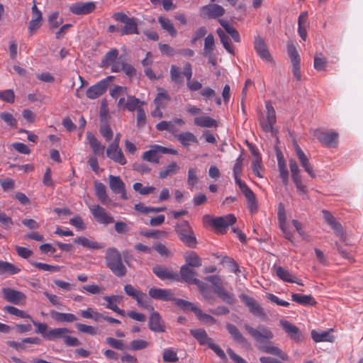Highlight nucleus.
Returning <instances> with one entry per match:
<instances>
[{"mask_svg": "<svg viewBox=\"0 0 363 363\" xmlns=\"http://www.w3.org/2000/svg\"><path fill=\"white\" fill-rule=\"evenodd\" d=\"M106 155L107 157L121 165H125L127 163V160L120 147L107 148Z\"/></svg>", "mask_w": 363, "mask_h": 363, "instance_id": "28", "label": "nucleus"}, {"mask_svg": "<svg viewBox=\"0 0 363 363\" xmlns=\"http://www.w3.org/2000/svg\"><path fill=\"white\" fill-rule=\"evenodd\" d=\"M291 299L293 301L303 306H315L317 303L312 295L293 294L291 295Z\"/></svg>", "mask_w": 363, "mask_h": 363, "instance_id": "33", "label": "nucleus"}, {"mask_svg": "<svg viewBox=\"0 0 363 363\" xmlns=\"http://www.w3.org/2000/svg\"><path fill=\"white\" fill-rule=\"evenodd\" d=\"M176 232L180 240L190 247H194L196 244V239L191 227L186 221H182L176 226Z\"/></svg>", "mask_w": 363, "mask_h": 363, "instance_id": "4", "label": "nucleus"}, {"mask_svg": "<svg viewBox=\"0 0 363 363\" xmlns=\"http://www.w3.org/2000/svg\"><path fill=\"white\" fill-rule=\"evenodd\" d=\"M217 296L228 304H234L237 300L235 295L223 286L215 292Z\"/></svg>", "mask_w": 363, "mask_h": 363, "instance_id": "40", "label": "nucleus"}, {"mask_svg": "<svg viewBox=\"0 0 363 363\" xmlns=\"http://www.w3.org/2000/svg\"><path fill=\"white\" fill-rule=\"evenodd\" d=\"M148 327L150 330L155 333H164L165 331L164 323L158 312L152 311L151 313Z\"/></svg>", "mask_w": 363, "mask_h": 363, "instance_id": "19", "label": "nucleus"}, {"mask_svg": "<svg viewBox=\"0 0 363 363\" xmlns=\"http://www.w3.org/2000/svg\"><path fill=\"white\" fill-rule=\"evenodd\" d=\"M180 274L183 280L189 284H194V280H198V279L194 277V271L186 265H184L181 267Z\"/></svg>", "mask_w": 363, "mask_h": 363, "instance_id": "43", "label": "nucleus"}, {"mask_svg": "<svg viewBox=\"0 0 363 363\" xmlns=\"http://www.w3.org/2000/svg\"><path fill=\"white\" fill-rule=\"evenodd\" d=\"M170 75L172 82L175 83H182L183 82L180 69L177 65H173L171 66Z\"/></svg>", "mask_w": 363, "mask_h": 363, "instance_id": "62", "label": "nucleus"}, {"mask_svg": "<svg viewBox=\"0 0 363 363\" xmlns=\"http://www.w3.org/2000/svg\"><path fill=\"white\" fill-rule=\"evenodd\" d=\"M175 138L186 149H188L191 143L197 144L199 143L196 135L194 133L189 131L177 133Z\"/></svg>", "mask_w": 363, "mask_h": 363, "instance_id": "25", "label": "nucleus"}, {"mask_svg": "<svg viewBox=\"0 0 363 363\" xmlns=\"http://www.w3.org/2000/svg\"><path fill=\"white\" fill-rule=\"evenodd\" d=\"M21 269L17 266L5 261H0V275H13L18 274Z\"/></svg>", "mask_w": 363, "mask_h": 363, "instance_id": "35", "label": "nucleus"}, {"mask_svg": "<svg viewBox=\"0 0 363 363\" xmlns=\"http://www.w3.org/2000/svg\"><path fill=\"white\" fill-rule=\"evenodd\" d=\"M240 298L242 301L248 307L249 311L254 315L264 318L266 313L264 308L252 297L246 295L241 294Z\"/></svg>", "mask_w": 363, "mask_h": 363, "instance_id": "10", "label": "nucleus"}, {"mask_svg": "<svg viewBox=\"0 0 363 363\" xmlns=\"http://www.w3.org/2000/svg\"><path fill=\"white\" fill-rule=\"evenodd\" d=\"M179 168L177 164L175 162H172L160 172V177L165 179L169 176H172L177 173Z\"/></svg>", "mask_w": 363, "mask_h": 363, "instance_id": "48", "label": "nucleus"}, {"mask_svg": "<svg viewBox=\"0 0 363 363\" xmlns=\"http://www.w3.org/2000/svg\"><path fill=\"white\" fill-rule=\"evenodd\" d=\"M108 182L110 189L113 192L120 194L123 199H128L125 183L119 176L109 175Z\"/></svg>", "mask_w": 363, "mask_h": 363, "instance_id": "15", "label": "nucleus"}, {"mask_svg": "<svg viewBox=\"0 0 363 363\" xmlns=\"http://www.w3.org/2000/svg\"><path fill=\"white\" fill-rule=\"evenodd\" d=\"M143 102L140 101L138 99L133 96H128L127 101L124 105V108L130 111H133L135 109L138 111V108H142Z\"/></svg>", "mask_w": 363, "mask_h": 363, "instance_id": "46", "label": "nucleus"}, {"mask_svg": "<svg viewBox=\"0 0 363 363\" xmlns=\"http://www.w3.org/2000/svg\"><path fill=\"white\" fill-rule=\"evenodd\" d=\"M149 296L156 300L164 301H172L173 294L171 290L152 287L149 289Z\"/></svg>", "mask_w": 363, "mask_h": 363, "instance_id": "23", "label": "nucleus"}, {"mask_svg": "<svg viewBox=\"0 0 363 363\" xmlns=\"http://www.w3.org/2000/svg\"><path fill=\"white\" fill-rule=\"evenodd\" d=\"M124 26L121 30V35L138 34L137 18H131L124 23Z\"/></svg>", "mask_w": 363, "mask_h": 363, "instance_id": "34", "label": "nucleus"}, {"mask_svg": "<svg viewBox=\"0 0 363 363\" xmlns=\"http://www.w3.org/2000/svg\"><path fill=\"white\" fill-rule=\"evenodd\" d=\"M91 211L94 218L99 223L108 225L114 221L113 216L101 206H94L91 208Z\"/></svg>", "mask_w": 363, "mask_h": 363, "instance_id": "17", "label": "nucleus"}, {"mask_svg": "<svg viewBox=\"0 0 363 363\" xmlns=\"http://www.w3.org/2000/svg\"><path fill=\"white\" fill-rule=\"evenodd\" d=\"M190 333L201 345L209 346L213 342V340L208 336L206 332L203 329H191Z\"/></svg>", "mask_w": 363, "mask_h": 363, "instance_id": "30", "label": "nucleus"}, {"mask_svg": "<svg viewBox=\"0 0 363 363\" xmlns=\"http://www.w3.org/2000/svg\"><path fill=\"white\" fill-rule=\"evenodd\" d=\"M103 299L106 301V304H104L105 308L110 309L115 313L122 315H125V312L124 310L119 308L117 306L118 303L122 302L123 299V296L121 295H111V296H105L103 297Z\"/></svg>", "mask_w": 363, "mask_h": 363, "instance_id": "16", "label": "nucleus"}, {"mask_svg": "<svg viewBox=\"0 0 363 363\" xmlns=\"http://www.w3.org/2000/svg\"><path fill=\"white\" fill-rule=\"evenodd\" d=\"M70 331L66 328H58L50 329L48 330V335H47V340L54 341L57 339L63 338L67 333Z\"/></svg>", "mask_w": 363, "mask_h": 363, "instance_id": "37", "label": "nucleus"}, {"mask_svg": "<svg viewBox=\"0 0 363 363\" xmlns=\"http://www.w3.org/2000/svg\"><path fill=\"white\" fill-rule=\"evenodd\" d=\"M170 96L164 91L157 94L154 100V104L157 109L164 108L167 104L170 101Z\"/></svg>", "mask_w": 363, "mask_h": 363, "instance_id": "45", "label": "nucleus"}, {"mask_svg": "<svg viewBox=\"0 0 363 363\" xmlns=\"http://www.w3.org/2000/svg\"><path fill=\"white\" fill-rule=\"evenodd\" d=\"M294 150L296 153L297 157L301 167L311 178H315L316 175L314 172L313 166L309 162L308 157L306 155V154L296 143H294Z\"/></svg>", "mask_w": 363, "mask_h": 363, "instance_id": "12", "label": "nucleus"}, {"mask_svg": "<svg viewBox=\"0 0 363 363\" xmlns=\"http://www.w3.org/2000/svg\"><path fill=\"white\" fill-rule=\"evenodd\" d=\"M156 129L160 131L167 130L174 138L178 133L179 130L176 128L172 121H162L156 125Z\"/></svg>", "mask_w": 363, "mask_h": 363, "instance_id": "39", "label": "nucleus"}, {"mask_svg": "<svg viewBox=\"0 0 363 363\" xmlns=\"http://www.w3.org/2000/svg\"><path fill=\"white\" fill-rule=\"evenodd\" d=\"M86 139L95 155L104 154L105 146L101 144L92 133L88 132L86 133Z\"/></svg>", "mask_w": 363, "mask_h": 363, "instance_id": "31", "label": "nucleus"}, {"mask_svg": "<svg viewBox=\"0 0 363 363\" xmlns=\"http://www.w3.org/2000/svg\"><path fill=\"white\" fill-rule=\"evenodd\" d=\"M245 329L259 345L258 349L263 352L271 354L279 357L284 361L289 359L286 352L282 351L278 347L273 346L272 342L268 344H262L267 340H269L274 337V334L271 329L264 325H259L257 328H254L248 324L244 325Z\"/></svg>", "mask_w": 363, "mask_h": 363, "instance_id": "1", "label": "nucleus"}, {"mask_svg": "<svg viewBox=\"0 0 363 363\" xmlns=\"http://www.w3.org/2000/svg\"><path fill=\"white\" fill-rule=\"evenodd\" d=\"M236 220V217L232 213L218 217L209 215L203 216V222L212 225L217 233L221 234L225 233L228 227L233 225Z\"/></svg>", "mask_w": 363, "mask_h": 363, "instance_id": "3", "label": "nucleus"}, {"mask_svg": "<svg viewBox=\"0 0 363 363\" xmlns=\"http://www.w3.org/2000/svg\"><path fill=\"white\" fill-rule=\"evenodd\" d=\"M252 169L253 173L258 177L262 178L263 175L262 172L263 167L262 166V157L259 154L256 155V157L252 161Z\"/></svg>", "mask_w": 363, "mask_h": 363, "instance_id": "52", "label": "nucleus"}, {"mask_svg": "<svg viewBox=\"0 0 363 363\" xmlns=\"http://www.w3.org/2000/svg\"><path fill=\"white\" fill-rule=\"evenodd\" d=\"M162 358L164 362L169 363H174L179 360L177 352L172 347L164 350Z\"/></svg>", "mask_w": 363, "mask_h": 363, "instance_id": "53", "label": "nucleus"}, {"mask_svg": "<svg viewBox=\"0 0 363 363\" xmlns=\"http://www.w3.org/2000/svg\"><path fill=\"white\" fill-rule=\"evenodd\" d=\"M74 242L90 250H98L104 247L102 243L89 240L85 237H79L74 240Z\"/></svg>", "mask_w": 363, "mask_h": 363, "instance_id": "32", "label": "nucleus"}, {"mask_svg": "<svg viewBox=\"0 0 363 363\" xmlns=\"http://www.w3.org/2000/svg\"><path fill=\"white\" fill-rule=\"evenodd\" d=\"M118 55V50L116 49H111L104 57L101 66L103 67H108L115 61H116Z\"/></svg>", "mask_w": 363, "mask_h": 363, "instance_id": "44", "label": "nucleus"}, {"mask_svg": "<svg viewBox=\"0 0 363 363\" xmlns=\"http://www.w3.org/2000/svg\"><path fill=\"white\" fill-rule=\"evenodd\" d=\"M96 9L94 2L75 3L70 6V11L76 15H85L91 13Z\"/></svg>", "mask_w": 363, "mask_h": 363, "instance_id": "22", "label": "nucleus"}, {"mask_svg": "<svg viewBox=\"0 0 363 363\" xmlns=\"http://www.w3.org/2000/svg\"><path fill=\"white\" fill-rule=\"evenodd\" d=\"M215 49V40L212 34H208L204 39V46L202 52L203 56L210 55L213 53Z\"/></svg>", "mask_w": 363, "mask_h": 363, "instance_id": "42", "label": "nucleus"}, {"mask_svg": "<svg viewBox=\"0 0 363 363\" xmlns=\"http://www.w3.org/2000/svg\"><path fill=\"white\" fill-rule=\"evenodd\" d=\"M277 276L284 281L289 283H296L303 286L302 281L294 276L289 270L281 266H274Z\"/></svg>", "mask_w": 363, "mask_h": 363, "instance_id": "24", "label": "nucleus"}, {"mask_svg": "<svg viewBox=\"0 0 363 363\" xmlns=\"http://www.w3.org/2000/svg\"><path fill=\"white\" fill-rule=\"evenodd\" d=\"M172 301H174L175 304L182 308V310L186 311H191L194 313L197 308V306H195L193 303L187 301L184 299L181 298H175L173 297V299Z\"/></svg>", "mask_w": 363, "mask_h": 363, "instance_id": "50", "label": "nucleus"}, {"mask_svg": "<svg viewBox=\"0 0 363 363\" xmlns=\"http://www.w3.org/2000/svg\"><path fill=\"white\" fill-rule=\"evenodd\" d=\"M289 164L291 173V178L296 187L301 191H305L306 187L303 184L300 169L296 161L294 158H290L289 160Z\"/></svg>", "mask_w": 363, "mask_h": 363, "instance_id": "13", "label": "nucleus"}, {"mask_svg": "<svg viewBox=\"0 0 363 363\" xmlns=\"http://www.w3.org/2000/svg\"><path fill=\"white\" fill-rule=\"evenodd\" d=\"M158 22L160 23L162 29L166 30L172 37H175L177 35V31L171 20L163 16H160L158 18Z\"/></svg>", "mask_w": 363, "mask_h": 363, "instance_id": "38", "label": "nucleus"}, {"mask_svg": "<svg viewBox=\"0 0 363 363\" xmlns=\"http://www.w3.org/2000/svg\"><path fill=\"white\" fill-rule=\"evenodd\" d=\"M315 136L319 142L329 147H335L337 143L338 134L336 132H322L315 130Z\"/></svg>", "mask_w": 363, "mask_h": 363, "instance_id": "14", "label": "nucleus"}, {"mask_svg": "<svg viewBox=\"0 0 363 363\" xmlns=\"http://www.w3.org/2000/svg\"><path fill=\"white\" fill-rule=\"evenodd\" d=\"M194 124L197 126L203 128H212L218 126L217 121L208 116L196 117L194 118Z\"/></svg>", "mask_w": 363, "mask_h": 363, "instance_id": "36", "label": "nucleus"}, {"mask_svg": "<svg viewBox=\"0 0 363 363\" xmlns=\"http://www.w3.org/2000/svg\"><path fill=\"white\" fill-rule=\"evenodd\" d=\"M152 272L161 280L177 281L179 279V274L177 272H172L164 267L155 266L152 268Z\"/></svg>", "mask_w": 363, "mask_h": 363, "instance_id": "20", "label": "nucleus"}, {"mask_svg": "<svg viewBox=\"0 0 363 363\" xmlns=\"http://www.w3.org/2000/svg\"><path fill=\"white\" fill-rule=\"evenodd\" d=\"M2 293L4 298L7 301L14 304H19L26 300V296L23 293L10 288H4Z\"/></svg>", "mask_w": 363, "mask_h": 363, "instance_id": "21", "label": "nucleus"}, {"mask_svg": "<svg viewBox=\"0 0 363 363\" xmlns=\"http://www.w3.org/2000/svg\"><path fill=\"white\" fill-rule=\"evenodd\" d=\"M106 342L109 346L116 350H124L125 349V344L121 340L108 337L106 339Z\"/></svg>", "mask_w": 363, "mask_h": 363, "instance_id": "64", "label": "nucleus"}, {"mask_svg": "<svg viewBox=\"0 0 363 363\" xmlns=\"http://www.w3.org/2000/svg\"><path fill=\"white\" fill-rule=\"evenodd\" d=\"M235 182L239 186L242 192L245 194L247 201L250 204H253L255 200V195L251 189L248 188L245 183L241 181L240 178H236Z\"/></svg>", "mask_w": 363, "mask_h": 363, "instance_id": "41", "label": "nucleus"}, {"mask_svg": "<svg viewBox=\"0 0 363 363\" xmlns=\"http://www.w3.org/2000/svg\"><path fill=\"white\" fill-rule=\"evenodd\" d=\"M124 291L128 296L135 299L138 306L147 309L151 308L153 310V308L149 304L147 295L142 291L135 288L131 284H125Z\"/></svg>", "mask_w": 363, "mask_h": 363, "instance_id": "7", "label": "nucleus"}, {"mask_svg": "<svg viewBox=\"0 0 363 363\" xmlns=\"http://www.w3.org/2000/svg\"><path fill=\"white\" fill-rule=\"evenodd\" d=\"M327 65V60L320 52H316L314 56L313 67L318 71L324 70Z\"/></svg>", "mask_w": 363, "mask_h": 363, "instance_id": "55", "label": "nucleus"}, {"mask_svg": "<svg viewBox=\"0 0 363 363\" xmlns=\"http://www.w3.org/2000/svg\"><path fill=\"white\" fill-rule=\"evenodd\" d=\"M30 321L36 327L35 333L41 334L43 337L47 340V335H48V325L44 323L36 322L33 318L30 319Z\"/></svg>", "mask_w": 363, "mask_h": 363, "instance_id": "60", "label": "nucleus"}, {"mask_svg": "<svg viewBox=\"0 0 363 363\" xmlns=\"http://www.w3.org/2000/svg\"><path fill=\"white\" fill-rule=\"evenodd\" d=\"M94 189L96 196L101 202H105L107 199L106 187V186L99 182H94Z\"/></svg>", "mask_w": 363, "mask_h": 363, "instance_id": "54", "label": "nucleus"}, {"mask_svg": "<svg viewBox=\"0 0 363 363\" xmlns=\"http://www.w3.org/2000/svg\"><path fill=\"white\" fill-rule=\"evenodd\" d=\"M226 328L235 340L240 343H245L247 342L246 339L242 336L236 326L233 324L228 323Z\"/></svg>", "mask_w": 363, "mask_h": 363, "instance_id": "47", "label": "nucleus"}, {"mask_svg": "<svg viewBox=\"0 0 363 363\" xmlns=\"http://www.w3.org/2000/svg\"><path fill=\"white\" fill-rule=\"evenodd\" d=\"M323 214L325 222L331 227L336 235L342 240H345V235L341 224L336 220L335 217L329 211L323 210Z\"/></svg>", "mask_w": 363, "mask_h": 363, "instance_id": "18", "label": "nucleus"}, {"mask_svg": "<svg viewBox=\"0 0 363 363\" xmlns=\"http://www.w3.org/2000/svg\"><path fill=\"white\" fill-rule=\"evenodd\" d=\"M5 310L9 313L19 317L21 318H28L30 320L32 317L26 311L20 310L12 306H6Z\"/></svg>", "mask_w": 363, "mask_h": 363, "instance_id": "57", "label": "nucleus"}, {"mask_svg": "<svg viewBox=\"0 0 363 363\" xmlns=\"http://www.w3.org/2000/svg\"><path fill=\"white\" fill-rule=\"evenodd\" d=\"M150 342L141 339H136L132 340L129 344V349L130 350H140L149 347Z\"/></svg>", "mask_w": 363, "mask_h": 363, "instance_id": "59", "label": "nucleus"}, {"mask_svg": "<svg viewBox=\"0 0 363 363\" xmlns=\"http://www.w3.org/2000/svg\"><path fill=\"white\" fill-rule=\"evenodd\" d=\"M333 331V329H329L328 330H313L311 331V337L315 342H332L335 340V337L331 335V333Z\"/></svg>", "mask_w": 363, "mask_h": 363, "instance_id": "26", "label": "nucleus"}, {"mask_svg": "<svg viewBox=\"0 0 363 363\" xmlns=\"http://www.w3.org/2000/svg\"><path fill=\"white\" fill-rule=\"evenodd\" d=\"M185 261L189 267H198L201 265L200 257L194 252H191L185 256Z\"/></svg>", "mask_w": 363, "mask_h": 363, "instance_id": "56", "label": "nucleus"}, {"mask_svg": "<svg viewBox=\"0 0 363 363\" xmlns=\"http://www.w3.org/2000/svg\"><path fill=\"white\" fill-rule=\"evenodd\" d=\"M266 109H267V117L266 118L261 116L259 118V125L262 129L266 133H272V134H275V130L274 128V125L276 123V113L275 111L270 102H267L266 104Z\"/></svg>", "mask_w": 363, "mask_h": 363, "instance_id": "5", "label": "nucleus"}, {"mask_svg": "<svg viewBox=\"0 0 363 363\" xmlns=\"http://www.w3.org/2000/svg\"><path fill=\"white\" fill-rule=\"evenodd\" d=\"M31 264L40 270L51 272H57L61 270V267L58 265H50L48 264L38 262H30Z\"/></svg>", "mask_w": 363, "mask_h": 363, "instance_id": "49", "label": "nucleus"}, {"mask_svg": "<svg viewBox=\"0 0 363 363\" xmlns=\"http://www.w3.org/2000/svg\"><path fill=\"white\" fill-rule=\"evenodd\" d=\"M194 313L196 315L197 318L203 323L209 324H214L216 323V319L213 316L203 313L198 307L195 311Z\"/></svg>", "mask_w": 363, "mask_h": 363, "instance_id": "58", "label": "nucleus"}, {"mask_svg": "<svg viewBox=\"0 0 363 363\" xmlns=\"http://www.w3.org/2000/svg\"><path fill=\"white\" fill-rule=\"evenodd\" d=\"M287 52L291 59V62L301 60L300 56L296 50V46L292 42L287 43Z\"/></svg>", "mask_w": 363, "mask_h": 363, "instance_id": "63", "label": "nucleus"}, {"mask_svg": "<svg viewBox=\"0 0 363 363\" xmlns=\"http://www.w3.org/2000/svg\"><path fill=\"white\" fill-rule=\"evenodd\" d=\"M277 164L279 172L280 178L284 185H287L289 182V172L286 164L281 153H277Z\"/></svg>", "mask_w": 363, "mask_h": 363, "instance_id": "29", "label": "nucleus"}, {"mask_svg": "<svg viewBox=\"0 0 363 363\" xmlns=\"http://www.w3.org/2000/svg\"><path fill=\"white\" fill-rule=\"evenodd\" d=\"M114 78L113 76H109L90 86L86 91V96L91 99L99 98L106 92L108 86L113 81Z\"/></svg>", "mask_w": 363, "mask_h": 363, "instance_id": "6", "label": "nucleus"}, {"mask_svg": "<svg viewBox=\"0 0 363 363\" xmlns=\"http://www.w3.org/2000/svg\"><path fill=\"white\" fill-rule=\"evenodd\" d=\"M225 11L221 6L216 4H210L201 8L200 16L202 18H216L223 16Z\"/></svg>", "mask_w": 363, "mask_h": 363, "instance_id": "8", "label": "nucleus"}, {"mask_svg": "<svg viewBox=\"0 0 363 363\" xmlns=\"http://www.w3.org/2000/svg\"><path fill=\"white\" fill-rule=\"evenodd\" d=\"M254 48L257 54L263 60L273 62L272 57L267 48L265 40L260 35L255 37Z\"/></svg>", "mask_w": 363, "mask_h": 363, "instance_id": "11", "label": "nucleus"}, {"mask_svg": "<svg viewBox=\"0 0 363 363\" xmlns=\"http://www.w3.org/2000/svg\"><path fill=\"white\" fill-rule=\"evenodd\" d=\"M50 317L57 323H73L77 320V317L69 313H61L56 311H50Z\"/></svg>", "mask_w": 363, "mask_h": 363, "instance_id": "27", "label": "nucleus"}, {"mask_svg": "<svg viewBox=\"0 0 363 363\" xmlns=\"http://www.w3.org/2000/svg\"><path fill=\"white\" fill-rule=\"evenodd\" d=\"M205 279L212 284L214 292L217 291L218 289L223 286V280L218 275L208 276L206 277Z\"/></svg>", "mask_w": 363, "mask_h": 363, "instance_id": "61", "label": "nucleus"}, {"mask_svg": "<svg viewBox=\"0 0 363 363\" xmlns=\"http://www.w3.org/2000/svg\"><path fill=\"white\" fill-rule=\"evenodd\" d=\"M280 325L289 337L296 342H300L303 340V335L299 328L286 320H281Z\"/></svg>", "mask_w": 363, "mask_h": 363, "instance_id": "9", "label": "nucleus"}, {"mask_svg": "<svg viewBox=\"0 0 363 363\" xmlns=\"http://www.w3.org/2000/svg\"><path fill=\"white\" fill-rule=\"evenodd\" d=\"M105 259L107 267L116 276L121 277L125 275L126 268L122 262L121 255L117 249L108 248Z\"/></svg>", "mask_w": 363, "mask_h": 363, "instance_id": "2", "label": "nucleus"}, {"mask_svg": "<svg viewBox=\"0 0 363 363\" xmlns=\"http://www.w3.org/2000/svg\"><path fill=\"white\" fill-rule=\"evenodd\" d=\"M157 149L155 148V145H152L150 150L143 153L142 158L143 160L158 164L159 158L157 157Z\"/></svg>", "mask_w": 363, "mask_h": 363, "instance_id": "51", "label": "nucleus"}]
</instances>
